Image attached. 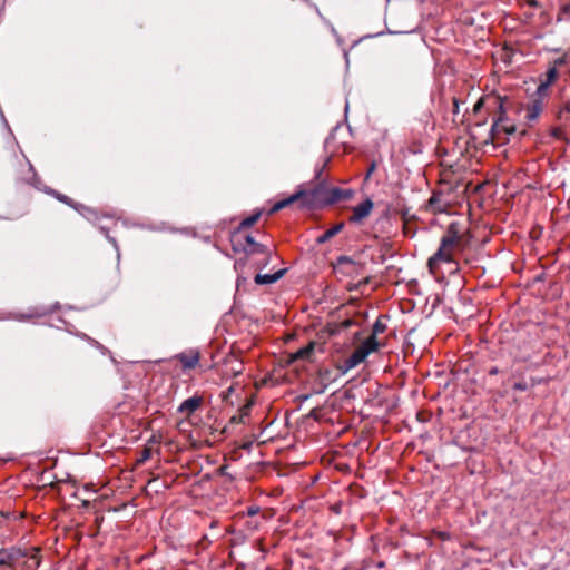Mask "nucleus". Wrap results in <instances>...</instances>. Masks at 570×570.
I'll return each instance as SVG.
<instances>
[{"label":"nucleus","mask_w":570,"mask_h":570,"mask_svg":"<svg viewBox=\"0 0 570 570\" xmlns=\"http://www.w3.org/2000/svg\"><path fill=\"white\" fill-rule=\"evenodd\" d=\"M564 13H570V2H568L563 8Z\"/></svg>","instance_id":"obj_42"},{"label":"nucleus","mask_w":570,"mask_h":570,"mask_svg":"<svg viewBox=\"0 0 570 570\" xmlns=\"http://www.w3.org/2000/svg\"><path fill=\"white\" fill-rule=\"evenodd\" d=\"M184 370H191L197 366L200 360V354L197 350H190L176 355Z\"/></svg>","instance_id":"obj_9"},{"label":"nucleus","mask_w":570,"mask_h":570,"mask_svg":"<svg viewBox=\"0 0 570 570\" xmlns=\"http://www.w3.org/2000/svg\"><path fill=\"white\" fill-rule=\"evenodd\" d=\"M261 255H263L264 257L255 262V266L259 269L265 268L271 263L272 259V253L269 249H267V253H261Z\"/></svg>","instance_id":"obj_26"},{"label":"nucleus","mask_w":570,"mask_h":570,"mask_svg":"<svg viewBox=\"0 0 570 570\" xmlns=\"http://www.w3.org/2000/svg\"><path fill=\"white\" fill-rule=\"evenodd\" d=\"M327 163H330V159H326V163L323 164V167H326Z\"/></svg>","instance_id":"obj_50"},{"label":"nucleus","mask_w":570,"mask_h":570,"mask_svg":"<svg viewBox=\"0 0 570 570\" xmlns=\"http://www.w3.org/2000/svg\"><path fill=\"white\" fill-rule=\"evenodd\" d=\"M327 163H330V159H326V163L323 164V167H326Z\"/></svg>","instance_id":"obj_49"},{"label":"nucleus","mask_w":570,"mask_h":570,"mask_svg":"<svg viewBox=\"0 0 570 570\" xmlns=\"http://www.w3.org/2000/svg\"><path fill=\"white\" fill-rule=\"evenodd\" d=\"M51 313L49 307L36 306L30 307L26 313H11V317L17 321H29L31 318H40Z\"/></svg>","instance_id":"obj_7"},{"label":"nucleus","mask_w":570,"mask_h":570,"mask_svg":"<svg viewBox=\"0 0 570 570\" xmlns=\"http://www.w3.org/2000/svg\"><path fill=\"white\" fill-rule=\"evenodd\" d=\"M544 107V101L540 98H532L525 106H524V119L527 120L528 125L531 126L534 121L538 120L539 116L541 115Z\"/></svg>","instance_id":"obj_5"},{"label":"nucleus","mask_w":570,"mask_h":570,"mask_svg":"<svg viewBox=\"0 0 570 570\" xmlns=\"http://www.w3.org/2000/svg\"><path fill=\"white\" fill-rule=\"evenodd\" d=\"M203 403V397L194 395L185 400L178 407V412L181 414L190 415L196 412Z\"/></svg>","instance_id":"obj_11"},{"label":"nucleus","mask_w":570,"mask_h":570,"mask_svg":"<svg viewBox=\"0 0 570 570\" xmlns=\"http://www.w3.org/2000/svg\"><path fill=\"white\" fill-rule=\"evenodd\" d=\"M498 109V116L493 120L490 135L492 140L508 139L510 135L515 132L517 128L513 124H509V118L505 114L503 101H499Z\"/></svg>","instance_id":"obj_2"},{"label":"nucleus","mask_w":570,"mask_h":570,"mask_svg":"<svg viewBox=\"0 0 570 570\" xmlns=\"http://www.w3.org/2000/svg\"><path fill=\"white\" fill-rule=\"evenodd\" d=\"M315 346V342H309L306 346L301 347L299 350L292 354V361H311L314 354Z\"/></svg>","instance_id":"obj_14"},{"label":"nucleus","mask_w":570,"mask_h":570,"mask_svg":"<svg viewBox=\"0 0 570 570\" xmlns=\"http://www.w3.org/2000/svg\"><path fill=\"white\" fill-rule=\"evenodd\" d=\"M150 458H151V449L150 448H144V450L139 454V458L136 460V463L137 464H144Z\"/></svg>","instance_id":"obj_29"},{"label":"nucleus","mask_w":570,"mask_h":570,"mask_svg":"<svg viewBox=\"0 0 570 570\" xmlns=\"http://www.w3.org/2000/svg\"><path fill=\"white\" fill-rule=\"evenodd\" d=\"M483 105V101L482 100H479L475 105H474V110L478 111Z\"/></svg>","instance_id":"obj_41"},{"label":"nucleus","mask_w":570,"mask_h":570,"mask_svg":"<svg viewBox=\"0 0 570 570\" xmlns=\"http://www.w3.org/2000/svg\"><path fill=\"white\" fill-rule=\"evenodd\" d=\"M286 271V268H283L273 274H257L254 281L258 285L274 284L285 275Z\"/></svg>","instance_id":"obj_12"},{"label":"nucleus","mask_w":570,"mask_h":570,"mask_svg":"<svg viewBox=\"0 0 570 570\" xmlns=\"http://www.w3.org/2000/svg\"><path fill=\"white\" fill-rule=\"evenodd\" d=\"M262 215V210H257L253 215L248 216L247 218L243 219L239 224V226L236 228V230L242 232L243 229L252 227L254 224L257 223Z\"/></svg>","instance_id":"obj_20"},{"label":"nucleus","mask_w":570,"mask_h":570,"mask_svg":"<svg viewBox=\"0 0 570 570\" xmlns=\"http://www.w3.org/2000/svg\"><path fill=\"white\" fill-rule=\"evenodd\" d=\"M353 191L351 189H342L338 187H328V198L324 199L325 206L336 204L341 200L351 198Z\"/></svg>","instance_id":"obj_10"},{"label":"nucleus","mask_w":570,"mask_h":570,"mask_svg":"<svg viewBox=\"0 0 570 570\" xmlns=\"http://www.w3.org/2000/svg\"><path fill=\"white\" fill-rule=\"evenodd\" d=\"M566 63H567V58L563 56V57L557 58L553 61V66L552 67H556L558 69V67H561V66H563Z\"/></svg>","instance_id":"obj_34"},{"label":"nucleus","mask_w":570,"mask_h":570,"mask_svg":"<svg viewBox=\"0 0 570 570\" xmlns=\"http://www.w3.org/2000/svg\"><path fill=\"white\" fill-rule=\"evenodd\" d=\"M559 77V71L556 67H550L547 72L544 73V79H541L542 81L553 85L556 80Z\"/></svg>","instance_id":"obj_23"},{"label":"nucleus","mask_w":570,"mask_h":570,"mask_svg":"<svg viewBox=\"0 0 570 570\" xmlns=\"http://www.w3.org/2000/svg\"><path fill=\"white\" fill-rule=\"evenodd\" d=\"M230 244H232V249L235 253H245L247 255V245L245 242V236L242 235V232L235 229L232 233Z\"/></svg>","instance_id":"obj_13"},{"label":"nucleus","mask_w":570,"mask_h":570,"mask_svg":"<svg viewBox=\"0 0 570 570\" xmlns=\"http://www.w3.org/2000/svg\"><path fill=\"white\" fill-rule=\"evenodd\" d=\"M100 230H101V233H104V234L106 235V237H107V238H108V239H109L114 245H116V240H115V238H112V237H110V236L108 235V230H107V228H105V227H100Z\"/></svg>","instance_id":"obj_39"},{"label":"nucleus","mask_w":570,"mask_h":570,"mask_svg":"<svg viewBox=\"0 0 570 570\" xmlns=\"http://www.w3.org/2000/svg\"><path fill=\"white\" fill-rule=\"evenodd\" d=\"M499 370L497 367H492L490 371H489V374L490 375H495L498 374Z\"/></svg>","instance_id":"obj_43"},{"label":"nucleus","mask_w":570,"mask_h":570,"mask_svg":"<svg viewBox=\"0 0 570 570\" xmlns=\"http://www.w3.org/2000/svg\"><path fill=\"white\" fill-rule=\"evenodd\" d=\"M298 202V196L295 195V193L293 195H291L289 197L285 198V199H282L279 202H276L272 207L271 209L268 210V215H274L275 213H277L278 210L292 205V204H296Z\"/></svg>","instance_id":"obj_18"},{"label":"nucleus","mask_w":570,"mask_h":570,"mask_svg":"<svg viewBox=\"0 0 570 570\" xmlns=\"http://www.w3.org/2000/svg\"><path fill=\"white\" fill-rule=\"evenodd\" d=\"M230 421H232V423L240 422L239 420H237L236 416H233Z\"/></svg>","instance_id":"obj_45"},{"label":"nucleus","mask_w":570,"mask_h":570,"mask_svg":"<svg viewBox=\"0 0 570 570\" xmlns=\"http://www.w3.org/2000/svg\"><path fill=\"white\" fill-rule=\"evenodd\" d=\"M550 136L554 139L562 140L563 139V131L561 127H552L550 129Z\"/></svg>","instance_id":"obj_30"},{"label":"nucleus","mask_w":570,"mask_h":570,"mask_svg":"<svg viewBox=\"0 0 570 570\" xmlns=\"http://www.w3.org/2000/svg\"><path fill=\"white\" fill-rule=\"evenodd\" d=\"M373 207V202L370 198H366L361 204L352 208V215L348 217V223L355 225L362 224L371 215Z\"/></svg>","instance_id":"obj_4"},{"label":"nucleus","mask_w":570,"mask_h":570,"mask_svg":"<svg viewBox=\"0 0 570 570\" xmlns=\"http://www.w3.org/2000/svg\"><path fill=\"white\" fill-rule=\"evenodd\" d=\"M248 525L252 528V529H256L258 527V523H254V522H249Z\"/></svg>","instance_id":"obj_44"},{"label":"nucleus","mask_w":570,"mask_h":570,"mask_svg":"<svg viewBox=\"0 0 570 570\" xmlns=\"http://www.w3.org/2000/svg\"><path fill=\"white\" fill-rule=\"evenodd\" d=\"M461 238L459 225L451 223L441 238L440 247L428 261V267L432 274L436 273L441 263H454L453 249L460 245Z\"/></svg>","instance_id":"obj_1"},{"label":"nucleus","mask_w":570,"mask_h":570,"mask_svg":"<svg viewBox=\"0 0 570 570\" xmlns=\"http://www.w3.org/2000/svg\"><path fill=\"white\" fill-rule=\"evenodd\" d=\"M338 130H340V126H335V127L331 130V132H330V135L327 136V138L325 139V141H324V148H325L326 150H327V149H330V148L332 147V145H333V142H334V140H335V138H336V134L338 132Z\"/></svg>","instance_id":"obj_27"},{"label":"nucleus","mask_w":570,"mask_h":570,"mask_svg":"<svg viewBox=\"0 0 570 570\" xmlns=\"http://www.w3.org/2000/svg\"><path fill=\"white\" fill-rule=\"evenodd\" d=\"M384 318H387V316L381 315V316L377 317V320L373 324L372 334L371 335L377 337L379 334H382V333L385 332L386 324L384 322Z\"/></svg>","instance_id":"obj_21"},{"label":"nucleus","mask_w":570,"mask_h":570,"mask_svg":"<svg viewBox=\"0 0 570 570\" xmlns=\"http://www.w3.org/2000/svg\"><path fill=\"white\" fill-rule=\"evenodd\" d=\"M453 112L454 114L459 112V101L455 98L453 99Z\"/></svg>","instance_id":"obj_40"},{"label":"nucleus","mask_w":570,"mask_h":570,"mask_svg":"<svg viewBox=\"0 0 570 570\" xmlns=\"http://www.w3.org/2000/svg\"><path fill=\"white\" fill-rule=\"evenodd\" d=\"M345 226V223L344 222H340L337 224H335L333 227H331L330 229H327L325 233H323L322 235H320L317 238H316V244L317 245H323L325 244L326 242H328L331 238H333L334 236H336L338 233H341L343 230Z\"/></svg>","instance_id":"obj_15"},{"label":"nucleus","mask_w":570,"mask_h":570,"mask_svg":"<svg viewBox=\"0 0 570 570\" xmlns=\"http://www.w3.org/2000/svg\"><path fill=\"white\" fill-rule=\"evenodd\" d=\"M380 342L376 336L370 335L362 344L358 346L363 352H366L368 356L371 353L375 352L380 347Z\"/></svg>","instance_id":"obj_19"},{"label":"nucleus","mask_w":570,"mask_h":570,"mask_svg":"<svg viewBox=\"0 0 570 570\" xmlns=\"http://www.w3.org/2000/svg\"><path fill=\"white\" fill-rule=\"evenodd\" d=\"M513 389H514V390H519V391H524V390L527 389V384H525V383H521V382H519V383H515V384L513 385Z\"/></svg>","instance_id":"obj_38"},{"label":"nucleus","mask_w":570,"mask_h":570,"mask_svg":"<svg viewBox=\"0 0 570 570\" xmlns=\"http://www.w3.org/2000/svg\"><path fill=\"white\" fill-rule=\"evenodd\" d=\"M258 512H259V507H257V505H250L246 510V514L248 517H254V515L258 514Z\"/></svg>","instance_id":"obj_32"},{"label":"nucleus","mask_w":570,"mask_h":570,"mask_svg":"<svg viewBox=\"0 0 570 570\" xmlns=\"http://www.w3.org/2000/svg\"><path fill=\"white\" fill-rule=\"evenodd\" d=\"M551 85L542 81L540 79V83L539 86L537 87V90H535V94H534V97L533 98H540L542 99V101H544V98L547 97L548 95V89Z\"/></svg>","instance_id":"obj_25"},{"label":"nucleus","mask_w":570,"mask_h":570,"mask_svg":"<svg viewBox=\"0 0 570 570\" xmlns=\"http://www.w3.org/2000/svg\"><path fill=\"white\" fill-rule=\"evenodd\" d=\"M314 188L317 193V197L321 198V200L328 198V186L325 181L317 183Z\"/></svg>","instance_id":"obj_24"},{"label":"nucleus","mask_w":570,"mask_h":570,"mask_svg":"<svg viewBox=\"0 0 570 570\" xmlns=\"http://www.w3.org/2000/svg\"><path fill=\"white\" fill-rule=\"evenodd\" d=\"M249 407L250 405L247 404L245 405L243 409H242V414H240V417H239V421H243V417L244 416H247L249 414Z\"/></svg>","instance_id":"obj_37"},{"label":"nucleus","mask_w":570,"mask_h":570,"mask_svg":"<svg viewBox=\"0 0 570 570\" xmlns=\"http://www.w3.org/2000/svg\"><path fill=\"white\" fill-rule=\"evenodd\" d=\"M441 194L433 193V195L429 199V205L435 210L442 212L443 207L439 206Z\"/></svg>","instance_id":"obj_28"},{"label":"nucleus","mask_w":570,"mask_h":570,"mask_svg":"<svg viewBox=\"0 0 570 570\" xmlns=\"http://www.w3.org/2000/svg\"><path fill=\"white\" fill-rule=\"evenodd\" d=\"M47 194L53 196L57 200H59L60 203H63L75 209H77L78 212H80L82 215H85V213H89V214H94V210H91L90 208L81 205V204H77L72 198H70L69 196L65 195V194H61L55 189H51L49 188L47 190Z\"/></svg>","instance_id":"obj_8"},{"label":"nucleus","mask_w":570,"mask_h":570,"mask_svg":"<svg viewBox=\"0 0 570 570\" xmlns=\"http://www.w3.org/2000/svg\"><path fill=\"white\" fill-rule=\"evenodd\" d=\"M528 3L531 4V6H535V7L539 4V2H537V1L528 2Z\"/></svg>","instance_id":"obj_48"},{"label":"nucleus","mask_w":570,"mask_h":570,"mask_svg":"<svg viewBox=\"0 0 570 570\" xmlns=\"http://www.w3.org/2000/svg\"><path fill=\"white\" fill-rule=\"evenodd\" d=\"M336 262H337V265L354 264V261L351 257L345 256V255L338 256Z\"/></svg>","instance_id":"obj_31"},{"label":"nucleus","mask_w":570,"mask_h":570,"mask_svg":"<svg viewBox=\"0 0 570 570\" xmlns=\"http://www.w3.org/2000/svg\"><path fill=\"white\" fill-rule=\"evenodd\" d=\"M322 170H323V168L318 169V171L316 173V178H320Z\"/></svg>","instance_id":"obj_47"},{"label":"nucleus","mask_w":570,"mask_h":570,"mask_svg":"<svg viewBox=\"0 0 570 570\" xmlns=\"http://www.w3.org/2000/svg\"><path fill=\"white\" fill-rule=\"evenodd\" d=\"M554 116L561 124H570V101H566L557 108Z\"/></svg>","instance_id":"obj_17"},{"label":"nucleus","mask_w":570,"mask_h":570,"mask_svg":"<svg viewBox=\"0 0 570 570\" xmlns=\"http://www.w3.org/2000/svg\"><path fill=\"white\" fill-rule=\"evenodd\" d=\"M327 163H330V159H326V163L323 164V167H326Z\"/></svg>","instance_id":"obj_51"},{"label":"nucleus","mask_w":570,"mask_h":570,"mask_svg":"<svg viewBox=\"0 0 570 570\" xmlns=\"http://www.w3.org/2000/svg\"><path fill=\"white\" fill-rule=\"evenodd\" d=\"M460 20H461L463 23H465V24H471V26H472V24L474 23L473 18H472L471 16H469V14H468V16H465V17L460 18Z\"/></svg>","instance_id":"obj_35"},{"label":"nucleus","mask_w":570,"mask_h":570,"mask_svg":"<svg viewBox=\"0 0 570 570\" xmlns=\"http://www.w3.org/2000/svg\"><path fill=\"white\" fill-rule=\"evenodd\" d=\"M219 473H220V475L226 476V478H228L229 480H233V479H234V478L228 473V465H222V466L219 468Z\"/></svg>","instance_id":"obj_33"},{"label":"nucleus","mask_w":570,"mask_h":570,"mask_svg":"<svg viewBox=\"0 0 570 570\" xmlns=\"http://www.w3.org/2000/svg\"><path fill=\"white\" fill-rule=\"evenodd\" d=\"M374 170V165L371 166V168L367 171V176L371 175V173Z\"/></svg>","instance_id":"obj_46"},{"label":"nucleus","mask_w":570,"mask_h":570,"mask_svg":"<svg viewBox=\"0 0 570 570\" xmlns=\"http://www.w3.org/2000/svg\"><path fill=\"white\" fill-rule=\"evenodd\" d=\"M245 242L247 245V256L267 253L268 248L265 245L257 243L253 236L245 235Z\"/></svg>","instance_id":"obj_16"},{"label":"nucleus","mask_w":570,"mask_h":570,"mask_svg":"<svg viewBox=\"0 0 570 570\" xmlns=\"http://www.w3.org/2000/svg\"><path fill=\"white\" fill-rule=\"evenodd\" d=\"M17 559V556L14 552L1 549L0 550V566H8L11 564L12 561Z\"/></svg>","instance_id":"obj_22"},{"label":"nucleus","mask_w":570,"mask_h":570,"mask_svg":"<svg viewBox=\"0 0 570 570\" xmlns=\"http://www.w3.org/2000/svg\"><path fill=\"white\" fill-rule=\"evenodd\" d=\"M232 371L234 375H239L243 372V365L242 363H238L237 366L232 367Z\"/></svg>","instance_id":"obj_36"},{"label":"nucleus","mask_w":570,"mask_h":570,"mask_svg":"<svg viewBox=\"0 0 570 570\" xmlns=\"http://www.w3.org/2000/svg\"><path fill=\"white\" fill-rule=\"evenodd\" d=\"M298 196V207L307 209H318L325 207L324 200L317 197L315 188L301 189L295 193Z\"/></svg>","instance_id":"obj_3"},{"label":"nucleus","mask_w":570,"mask_h":570,"mask_svg":"<svg viewBox=\"0 0 570 570\" xmlns=\"http://www.w3.org/2000/svg\"><path fill=\"white\" fill-rule=\"evenodd\" d=\"M366 357V352H363L360 347H357L347 358L343 361L342 364L338 365V370L342 373H346L361 364Z\"/></svg>","instance_id":"obj_6"}]
</instances>
